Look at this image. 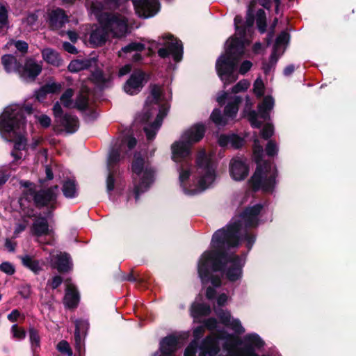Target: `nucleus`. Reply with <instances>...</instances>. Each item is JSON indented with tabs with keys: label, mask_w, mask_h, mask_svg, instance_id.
<instances>
[{
	"label": "nucleus",
	"mask_w": 356,
	"mask_h": 356,
	"mask_svg": "<svg viewBox=\"0 0 356 356\" xmlns=\"http://www.w3.org/2000/svg\"><path fill=\"white\" fill-rule=\"evenodd\" d=\"M261 209L260 204L247 208L243 213L233 218L226 229H219L213 235L211 243L212 250L204 252L198 263V273L202 283L210 281L213 285L207 290V298H214V288L221 284L217 273L222 270L221 262L226 258V250L238 246L241 238L243 236L247 241V247H252L254 237L249 234L247 230L258 225V215Z\"/></svg>",
	"instance_id": "nucleus-1"
},
{
	"label": "nucleus",
	"mask_w": 356,
	"mask_h": 356,
	"mask_svg": "<svg viewBox=\"0 0 356 356\" xmlns=\"http://www.w3.org/2000/svg\"><path fill=\"white\" fill-rule=\"evenodd\" d=\"M216 314L221 323L235 334L219 330L217 321L209 318L205 322V326L213 332L212 334L205 338L199 349L196 348L195 341L191 342L186 348L184 356H259L256 350L263 348L265 342L259 334H248L241 341L236 335L245 331L241 321L232 316L227 310L216 309Z\"/></svg>",
	"instance_id": "nucleus-2"
},
{
	"label": "nucleus",
	"mask_w": 356,
	"mask_h": 356,
	"mask_svg": "<svg viewBox=\"0 0 356 356\" xmlns=\"http://www.w3.org/2000/svg\"><path fill=\"white\" fill-rule=\"evenodd\" d=\"M254 1L250 3L248 8V17L245 24L242 18L236 16L234 26L235 35L229 38L225 43V51L216 60V70L225 86L229 85L238 79L236 72L237 60L236 57L244 53V48L250 42L251 30L254 24L252 14Z\"/></svg>",
	"instance_id": "nucleus-3"
},
{
	"label": "nucleus",
	"mask_w": 356,
	"mask_h": 356,
	"mask_svg": "<svg viewBox=\"0 0 356 356\" xmlns=\"http://www.w3.org/2000/svg\"><path fill=\"white\" fill-rule=\"evenodd\" d=\"M196 167L197 178L191 177V167L187 163H182L177 170L179 186L187 195L202 193L213 184L216 177V165L213 153L200 150L196 159Z\"/></svg>",
	"instance_id": "nucleus-4"
},
{
	"label": "nucleus",
	"mask_w": 356,
	"mask_h": 356,
	"mask_svg": "<svg viewBox=\"0 0 356 356\" xmlns=\"http://www.w3.org/2000/svg\"><path fill=\"white\" fill-rule=\"evenodd\" d=\"M25 120L22 115V108L18 104L7 106L0 116V134L2 137L14 142L12 156L17 161L24 156L26 140L24 137Z\"/></svg>",
	"instance_id": "nucleus-5"
},
{
	"label": "nucleus",
	"mask_w": 356,
	"mask_h": 356,
	"mask_svg": "<svg viewBox=\"0 0 356 356\" xmlns=\"http://www.w3.org/2000/svg\"><path fill=\"white\" fill-rule=\"evenodd\" d=\"M168 110V99L164 97L162 88L159 86H152L141 115V121L145 123L144 131L148 140L154 138Z\"/></svg>",
	"instance_id": "nucleus-6"
},
{
	"label": "nucleus",
	"mask_w": 356,
	"mask_h": 356,
	"mask_svg": "<svg viewBox=\"0 0 356 356\" xmlns=\"http://www.w3.org/2000/svg\"><path fill=\"white\" fill-rule=\"evenodd\" d=\"M101 4L96 1L92 3L91 10L98 19L101 26L92 31L90 42L95 46L103 44L108 37V33L115 37L123 36L127 31V20L121 15L100 13Z\"/></svg>",
	"instance_id": "nucleus-7"
},
{
	"label": "nucleus",
	"mask_w": 356,
	"mask_h": 356,
	"mask_svg": "<svg viewBox=\"0 0 356 356\" xmlns=\"http://www.w3.org/2000/svg\"><path fill=\"white\" fill-rule=\"evenodd\" d=\"M263 147L258 139H255L253 145V156L257 164L256 170L249 181L250 187L254 190L271 192L276 184L277 170L268 162L264 161Z\"/></svg>",
	"instance_id": "nucleus-8"
},
{
	"label": "nucleus",
	"mask_w": 356,
	"mask_h": 356,
	"mask_svg": "<svg viewBox=\"0 0 356 356\" xmlns=\"http://www.w3.org/2000/svg\"><path fill=\"white\" fill-rule=\"evenodd\" d=\"M22 185L26 189L24 191V196L19 199V204L24 213L28 216H32L33 211H29V207L32 204L31 202L37 205L44 206L51 205L56 201L58 192L57 186L36 193L31 183L24 182Z\"/></svg>",
	"instance_id": "nucleus-9"
},
{
	"label": "nucleus",
	"mask_w": 356,
	"mask_h": 356,
	"mask_svg": "<svg viewBox=\"0 0 356 356\" xmlns=\"http://www.w3.org/2000/svg\"><path fill=\"white\" fill-rule=\"evenodd\" d=\"M132 179L136 199L146 191L154 181V170L151 165L138 155L134 156L131 165Z\"/></svg>",
	"instance_id": "nucleus-10"
},
{
	"label": "nucleus",
	"mask_w": 356,
	"mask_h": 356,
	"mask_svg": "<svg viewBox=\"0 0 356 356\" xmlns=\"http://www.w3.org/2000/svg\"><path fill=\"white\" fill-rule=\"evenodd\" d=\"M136 145V140L133 137H128L122 140L118 148L113 149L110 152L107 161L109 174L106 179V188L108 192L114 188V179L111 172L112 166L124 158L128 154L129 151L131 150Z\"/></svg>",
	"instance_id": "nucleus-11"
},
{
	"label": "nucleus",
	"mask_w": 356,
	"mask_h": 356,
	"mask_svg": "<svg viewBox=\"0 0 356 356\" xmlns=\"http://www.w3.org/2000/svg\"><path fill=\"white\" fill-rule=\"evenodd\" d=\"M241 100L240 97L234 96L225 108L223 115L220 110L214 109L211 115V120L218 126L225 125L229 119H233L236 115Z\"/></svg>",
	"instance_id": "nucleus-12"
},
{
	"label": "nucleus",
	"mask_w": 356,
	"mask_h": 356,
	"mask_svg": "<svg viewBox=\"0 0 356 356\" xmlns=\"http://www.w3.org/2000/svg\"><path fill=\"white\" fill-rule=\"evenodd\" d=\"M188 337V333L171 334L160 342L159 352L157 356H174L176 350L181 346L183 341Z\"/></svg>",
	"instance_id": "nucleus-13"
},
{
	"label": "nucleus",
	"mask_w": 356,
	"mask_h": 356,
	"mask_svg": "<svg viewBox=\"0 0 356 356\" xmlns=\"http://www.w3.org/2000/svg\"><path fill=\"white\" fill-rule=\"evenodd\" d=\"M274 99L270 96L264 97L263 102L258 106V113L250 111L248 114V120L252 127L258 128L261 126V122L258 118L262 119L264 121L269 118V113L273 108Z\"/></svg>",
	"instance_id": "nucleus-14"
},
{
	"label": "nucleus",
	"mask_w": 356,
	"mask_h": 356,
	"mask_svg": "<svg viewBox=\"0 0 356 356\" xmlns=\"http://www.w3.org/2000/svg\"><path fill=\"white\" fill-rule=\"evenodd\" d=\"M245 257L229 256L226 260L223 270L227 279L232 282L236 281L242 277V268L245 264Z\"/></svg>",
	"instance_id": "nucleus-15"
},
{
	"label": "nucleus",
	"mask_w": 356,
	"mask_h": 356,
	"mask_svg": "<svg viewBox=\"0 0 356 356\" xmlns=\"http://www.w3.org/2000/svg\"><path fill=\"white\" fill-rule=\"evenodd\" d=\"M136 13L143 18L155 15L159 10L158 0H131Z\"/></svg>",
	"instance_id": "nucleus-16"
},
{
	"label": "nucleus",
	"mask_w": 356,
	"mask_h": 356,
	"mask_svg": "<svg viewBox=\"0 0 356 356\" xmlns=\"http://www.w3.org/2000/svg\"><path fill=\"white\" fill-rule=\"evenodd\" d=\"M165 45H166V47L159 49V56L162 58H165L169 55H172L175 61H180L182 58L183 53L181 42L172 36H170L168 38L166 43H165Z\"/></svg>",
	"instance_id": "nucleus-17"
},
{
	"label": "nucleus",
	"mask_w": 356,
	"mask_h": 356,
	"mask_svg": "<svg viewBox=\"0 0 356 356\" xmlns=\"http://www.w3.org/2000/svg\"><path fill=\"white\" fill-rule=\"evenodd\" d=\"M54 115L58 122H59L65 129L67 133L75 132L79 127L78 119L75 116L62 115V108L59 102H56L53 107Z\"/></svg>",
	"instance_id": "nucleus-18"
},
{
	"label": "nucleus",
	"mask_w": 356,
	"mask_h": 356,
	"mask_svg": "<svg viewBox=\"0 0 356 356\" xmlns=\"http://www.w3.org/2000/svg\"><path fill=\"white\" fill-rule=\"evenodd\" d=\"M249 173V165L245 159L233 158L229 163V174L235 181L243 180Z\"/></svg>",
	"instance_id": "nucleus-19"
},
{
	"label": "nucleus",
	"mask_w": 356,
	"mask_h": 356,
	"mask_svg": "<svg viewBox=\"0 0 356 356\" xmlns=\"http://www.w3.org/2000/svg\"><path fill=\"white\" fill-rule=\"evenodd\" d=\"M147 82L146 74L140 71L134 72L124 85V90L129 95L139 92Z\"/></svg>",
	"instance_id": "nucleus-20"
},
{
	"label": "nucleus",
	"mask_w": 356,
	"mask_h": 356,
	"mask_svg": "<svg viewBox=\"0 0 356 356\" xmlns=\"http://www.w3.org/2000/svg\"><path fill=\"white\" fill-rule=\"evenodd\" d=\"M192 145L186 140L180 138L171 145L172 159L177 163L184 161L191 154Z\"/></svg>",
	"instance_id": "nucleus-21"
},
{
	"label": "nucleus",
	"mask_w": 356,
	"mask_h": 356,
	"mask_svg": "<svg viewBox=\"0 0 356 356\" xmlns=\"http://www.w3.org/2000/svg\"><path fill=\"white\" fill-rule=\"evenodd\" d=\"M42 69L41 62L28 59L23 69L19 71L20 76L26 81H32L40 74Z\"/></svg>",
	"instance_id": "nucleus-22"
},
{
	"label": "nucleus",
	"mask_w": 356,
	"mask_h": 356,
	"mask_svg": "<svg viewBox=\"0 0 356 356\" xmlns=\"http://www.w3.org/2000/svg\"><path fill=\"white\" fill-rule=\"evenodd\" d=\"M205 133V127L202 124H195L186 129L181 135L191 145L201 140Z\"/></svg>",
	"instance_id": "nucleus-23"
},
{
	"label": "nucleus",
	"mask_w": 356,
	"mask_h": 356,
	"mask_svg": "<svg viewBox=\"0 0 356 356\" xmlns=\"http://www.w3.org/2000/svg\"><path fill=\"white\" fill-rule=\"evenodd\" d=\"M52 266L60 272H65L72 267L70 256L67 253L54 251L50 254Z\"/></svg>",
	"instance_id": "nucleus-24"
},
{
	"label": "nucleus",
	"mask_w": 356,
	"mask_h": 356,
	"mask_svg": "<svg viewBox=\"0 0 356 356\" xmlns=\"http://www.w3.org/2000/svg\"><path fill=\"white\" fill-rule=\"evenodd\" d=\"M97 62V60L95 57L75 59L70 63L68 70L71 72H78L96 66Z\"/></svg>",
	"instance_id": "nucleus-25"
},
{
	"label": "nucleus",
	"mask_w": 356,
	"mask_h": 356,
	"mask_svg": "<svg viewBox=\"0 0 356 356\" xmlns=\"http://www.w3.org/2000/svg\"><path fill=\"white\" fill-rule=\"evenodd\" d=\"M289 40V35L286 32H282L277 38L274 46L273 52L271 55V62L275 63L277 57L284 52L285 46Z\"/></svg>",
	"instance_id": "nucleus-26"
},
{
	"label": "nucleus",
	"mask_w": 356,
	"mask_h": 356,
	"mask_svg": "<svg viewBox=\"0 0 356 356\" xmlns=\"http://www.w3.org/2000/svg\"><path fill=\"white\" fill-rule=\"evenodd\" d=\"M31 229L33 234L38 236L49 235L52 232V229L48 225L47 219L42 217L36 218L33 224Z\"/></svg>",
	"instance_id": "nucleus-27"
},
{
	"label": "nucleus",
	"mask_w": 356,
	"mask_h": 356,
	"mask_svg": "<svg viewBox=\"0 0 356 356\" xmlns=\"http://www.w3.org/2000/svg\"><path fill=\"white\" fill-rule=\"evenodd\" d=\"M145 49V44L142 42H131L124 47L122 48L118 52L120 57H123V54H128L135 52L133 55V60L134 61H138L141 59V55L140 52Z\"/></svg>",
	"instance_id": "nucleus-28"
},
{
	"label": "nucleus",
	"mask_w": 356,
	"mask_h": 356,
	"mask_svg": "<svg viewBox=\"0 0 356 356\" xmlns=\"http://www.w3.org/2000/svg\"><path fill=\"white\" fill-rule=\"evenodd\" d=\"M79 300V296L75 286L72 284H67L63 300L65 305L69 308L75 307Z\"/></svg>",
	"instance_id": "nucleus-29"
},
{
	"label": "nucleus",
	"mask_w": 356,
	"mask_h": 356,
	"mask_svg": "<svg viewBox=\"0 0 356 356\" xmlns=\"http://www.w3.org/2000/svg\"><path fill=\"white\" fill-rule=\"evenodd\" d=\"M43 60L48 64L59 67L63 63V59L60 54L51 48H44L41 51Z\"/></svg>",
	"instance_id": "nucleus-30"
},
{
	"label": "nucleus",
	"mask_w": 356,
	"mask_h": 356,
	"mask_svg": "<svg viewBox=\"0 0 356 356\" xmlns=\"http://www.w3.org/2000/svg\"><path fill=\"white\" fill-rule=\"evenodd\" d=\"M75 325V343L76 348L80 350L83 345L85 333L88 328V323L85 320H78L76 321Z\"/></svg>",
	"instance_id": "nucleus-31"
},
{
	"label": "nucleus",
	"mask_w": 356,
	"mask_h": 356,
	"mask_svg": "<svg viewBox=\"0 0 356 356\" xmlns=\"http://www.w3.org/2000/svg\"><path fill=\"white\" fill-rule=\"evenodd\" d=\"M218 143L221 147L238 148L243 145V140L235 134L221 135L218 138Z\"/></svg>",
	"instance_id": "nucleus-32"
},
{
	"label": "nucleus",
	"mask_w": 356,
	"mask_h": 356,
	"mask_svg": "<svg viewBox=\"0 0 356 356\" xmlns=\"http://www.w3.org/2000/svg\"><path fill=\"white\" fill-rule=\"evenodd\" d=\"M49 20L54 28L58 29L62 27L68 21V19L64 11L58 8L50 13Z\"/></svg>",
	"instance_id": "nucleus-33"
},
{
	"label": "nucleus",
	"mask_w": 356,
	"mask_h": 356,
	"mask_svg": "<svg viewBox=\"0 0 356 356\" xmlns=\"http://www.w3.org/2000/svg\"><path fill=\"white\" fill-rule=\"evenodd\" d=\"M2 64L8 73L20 71L19 65L15 57L12 55H5L1 58Z\"/></svg>",
	"instance_id": "nucleus-34"
},
{
	"label": "nucleus",
	"mask_w": 356,
	"mask_h": 356,
	"mask_svg": "<svg viewBox=\"0 0 356 356\" xmlns=\"http://www.w3.org/2000/svg\"><path fill=\"white\" fill-rule=\"evenodd\" d=\"M92 81L100 87H106L112 80L110 74H105L101 70H96L92 74Z\"/></svg>",
	"instance_id": "nucleus-35"
},
{
	"label": "nucleus",
	"mask_w": 356,
	"mask_h": 356,
	"mask_svg": "<svg viewBox=\"0 0 356 356\" xmlns=\"http://www.w3.org/2000/svg\"><path fill=\"white\" fill-rule=\"evenodd\" d=\"M210 312L211 308L208 305L195 302L191 306V314L195 319L201 316H207Z\"/></svg>",
	"instance_id": "nucleus-36"
},
{
	"label": "nucleus",
	"mask_w": 356,
	"mask_h": 356,
	"mask_svg": "<svg viewBox=\"0 0 356 356\" xmlns=\"http://www.w3.org/2000/svg\"><path fill=\"white\" fill-rule=\"evenodd\" d=\"M88 89L86 87H82L81 92L78 95L76 102H74V108H77L79 110H83L87 107L88 105V97L87 94Z\"/></svg>",
	"instance_id": "nucleus-37"
},
{
	"label": "nucleus",
	"mask_w": 356,
	"mask_h": 356,
	"mask_svg": "<svg viewBox=\"0 0 356 356\" xmlns=\"http://www.w3.org/2000/svg\"><path fill=\"white\" fill-rule=\"evenodd\" d=\"M22 261L24 266L35 273H38L41 270V266L39 261L33 259L30 256L26 255L22 257Z\"/></svg>",
	"instance_id": "nucleus-38"
},
{
	"label": "nucleus",
	"mask_w": 356,
	"mask_h": 356,
	"mask_svg": "<svg viewBox=\"0 0 356 356\" xmlns=\"http://www.w3.org/2000/svg\"><path fill=\"white\" fill-rule=\"evenodd\" d=\"M74 90L71 88L67 89L60 96V103L66 108H74V102L72 100Z\"/></svg>",
	"instance_id": "nucleus-39"
},
{
	"label": "nucleus",
	"mask_w": 356,
	"mask_h": 356,
	"mask_svg": "<svg viewBox=\"0 0 356 356\" xmlns=\"http://www.w3.org/2000/svg\"><path fill=\"white\" fill-rule=\"evenodd\" d=\"M38 17L35 14H29L22 21V27L25 31L33 30L37 22Z\"/></svg>",
	"instance_id": "nucleus-40"
},
{
	"label": "nucleus",
	"mask_w": 356,
	"mask_h": 356,
	"mask_svg": "<svg viewBox=\"0 0 356 356\" xmlns=\"http://www.w3.org/2000/svg\"><path fill=\"white\" fill-rule=\"evenodd\" d=\"M63 192L66 197H74L76 194V188L74 181L73 180L66 181L63 186Z\"/></svg>",
	"instance_id": "nucleus-41"
},
{
	"label": "nucleus",
	"mask_w": 356,
	"mask_h": 356,
	"mask_svg": "<svg viewBox=\"0 0 356 356\" xmlns=\"http://www.w3.org/2000/svg\"><path fill=\"white\" fill-rule=\"evenodd\" d=\"M43 86L44 90H46L48 94H56L63 88V83L49 81Z\"/></svg>",
	"instance_id": "nucleus-42"
},
{
	"label": "nucleus",
	"mask_w": 356,
	"mask_h": 356,
	"mask_svg": "<svg viewBox=\"0 0 356 356\" xmlns=\"http://www.w3.org/2000/svg\"><path fill=\"white\" fill-rule=\"evenodd\" d=\"M257 25L258 29L261 33L266 31V15L263 10L260 9L257 13Z\"/></svg>",
	"instance_id": "nucleus-43"
},
{
	"label": "nucleus",
	"mask_w": 356,
	"mask_h": 356,
	"mask_svg": "<svg viewBox=\"0 0 356 356\" xmlns=\"http://www.w3.org/2000/svg\"><path fill=\"white\" fill-rule=\"evenodd\" d=\"M11 333L13 335V338L18 341L24 339L26 337L25 330L23 328L19 327L16 324L12 325Z\"/></svg>",
	"instance_id": "nucleus-44"
},
{
	"label": "nucleus",
	"mask_w": 356,
	"mask_h": 356,
	"mask_svg": "<svg viewBox=\"0 0 356 356\" xmlns=\"http://www.w3.org/2000/svg\"><path fill=\"white\" fill-rule=\"evenodd\" d=\"M250 86V83L246 80L243 79L236 83L232 89L233 93H238L245 91Z\"/></svg>",
	"instance_id": "nucleus-45"
},
{
	"label": "nucleus",
	"mask_w": 356,
	"mask_h": 356,
	"mask_svg": "<svg viewBox=\"0 0 356 356\" xmlns=\"http://www.w3.org/2000/svg\"><path fill=\"white\" fill-rule=\"evenodd\" d=\"M12 45H15L16 49L22 51L23 53H25L27 51L28 49V44L26 42L18 40V41H13L10 40L6 44V47H10Z\"/></svg>",
	"instance_id": "nucleus-46"
},
{
	"label": "nucleus",
	"mask_w": 356,
	"mask_h": 356,
	"mask_svg": "<svg viewBox=\"0 0 356 356\" xmlns=\"http://www.w3.org/2000/svg\"><path fill=\"white\" fill-rule=\"evenodd\" d=\"M253 91L258 97H261L264 94V84L260 78H257L254 81Z\"/></svg>",
	"instance_id": "nucleus-47"
},
{
	"label": "nucleus",
	"mask_w": 356,
	"mask_h": 356,
	"mask_svg": "<svg viewBox=\"0 0 356 356\" xmlns=\"http://www.w3.org/2000/svg\"><path fill=\"white\" fill-rule=\"evenodd\" d=\"M57 349L63 353H66L68 356L72 355V351L69 343L66 341H61L57 345Z\"/></svg>",
	"instance_id": "nucleus-48"
},
{
	"label": "nucleus",
	"mask_w": 356,
	"mask_h": 356,
	"mask_svg": "<svg viewBox=\"0 0 356 356\" xmlns=\"http://www.w3.org/2000/svg\"><path fill=\"white\" fill-rule=\"evenodd\" d=\"M266 154L270 156L277 154L278 148L276 143L273 140H270L266 145Z\"/></svg>",
	"instance_id": "nucleus-49"
},
{
	"label": "nucleus",
	"mask_w": 356,
	"mask_h": 356,
	"mask_svg": "<svg viewBox=\"0 0 356 356\" xmlns=\"http://www.w3.org/2000/svg\"><path fill=\"white\" fill-rule=\"evenodd\" d=\"M35 119L40 123L41 127L44 128H47L51 124V118L46 115H40L38 116H35Z\"/></svg>",
	"instance_id": "nucleus-50"
},
{
	"label": "nucleus",
	"mask_w": 356,
	"mask_h": 356,
	"mask_svg": "<svg viewBox=\"0 0 356 356\" xmlns=\"http://www.w3.org/2000/svg\"><path fill=\"white\" fill-rule=\"evenodd\" d=\"M29 336L31 344L38 346L40 343V337L38 331L34 328H30Z\"/></svg>",
	"instance_id": "nucleus-51"
},
{
	"label": "nucleus",
	"mask_w": 356,
	"mask_h": 356,
	"mask_svg": "<svg viewBox=\"0 0 356 356\" xmlns=\"http://www.w3.org/2000/svg\"><path fill=\"white\" fill-rule=\"evenodd\" d=\"M8 22L7 10L3 6H0V28L5 26Z\"/></svg>",
	"instance_id": "nucleus-52"
},
{
	"label": "nucleus",
	"mask_w": 356,
	"mask_h": 356,
	"mask_svg": "<svg viewBox=\"0 0 356 356\" xmlns=\"http://www.w3.org/2000/svg\"><path fill=\"white\" fill-rule=\"evenodd\" d=\"M273 127L270 124H266L261 131V136L264 139H268L273 134Z\"/></svg>",
	"instance_id": "nucleus-53"
},
{
	"label": "nucleus",
	"mask_w": 356,
	"mask_h": 356,
	"mask_svg": "<svg viewBox=\"0 0 356 356\" xmlns=\"http://www.w3.org/2000/svg\"><path fill=\"white\" fill-rule=\"evenodd\" d=\"M204 332V328L202 326L197 327L193 331V336H194V337L195 339L194 340V341L195 342V347H196L197 349H199L202 346V343H203L204 340L205 339H204L202 340V341L201 343V345L198 347L197 345L196 340H197L198 339H200L202 336ZM192 342H193V341Z\"/></svg>",
	"instance_id": "nucleus-54"
},
{
	"label": "nucleus",
	"mask_w": 356,
	"mask_h": 356,
	"mask_svg": "<svg viewBox=\"0 0 356 356\" xmlns=\"http://www.w3.org/2000/svg\"><path fill=\"white\" fill-rule=\"evenodd\" d=\"M252 63L249 60H244L238 67V73L241 75L246 74L252 67Z\"/></svg>",
	"instance_id": "nucleus-55"
},
{
	"label": "nucleus",
	"mask_w": 356,
	"mask_h": 356,
	"mask_svg": "<svg viewBox=\"0 0 356 356\" xmlns=\"http://www.w3.org/2000/svg\"><path fill=\"white\" fill-rule=\"evenodd\" d=\"M0 270L8 275H12L15 271L13 266L8 262L2 263L0 265Z\"/></svg>",
	"instance_id": "nucleus-56"
},
{
	"label": "nucleus",
	"mask_w": 356,
	"mask_h": 356,
	"mask_svg": "<svg viewBox=\"0 0 356 356\" xmlns=\"http://www.w3.org/2000/svg\"><path fill=\"white\" fill-rule=\"evenodd\" d=\"M63 47L68 53L73 54L78 53L76 48L73 44H72L67 42H63Z\"/></svg>",
	"instance_id": "nucleus-57"
},
{
	"label": "nucleus",
	"mask_w": 356,
	"mask_h": 356,
	"mask_svg": "<svg viewBox=\"0 0 356 356\" xmlns=\"http://www.w3.org/2000/svg\"><path fill=\"white\" fill-rule=\"evenodd\" d=\"M47 94L48 92L44 90V86H42L38 91L35 92V95L38 101L42 102L44 99Z\"/></svg>",
	"instance_id": "nucleus-58"
},
{
	"label": "nucleus",
	"mask_w": 356,
	"mask_h": 356,
	"mask_svg": "<svg viewBox=\"0 0 356 356\" xmlns=\"http://www.w3.org/2000/svg\"><path fill=\"white\" fill-rule=\"evenodd\" d=\"M20 316V312L17 309H14L8 315V319L11 322L16 321Z\"/></svg>",
	"instance_id": "nucleus-59"
},
{
	"label": "nucleus",
	"mask_w": 356,
	"mask_h": 356,
	"mask_svg": "<svg viewBox=\"0 0 356 356\" xmlns=\"http://www.w3.org/2000/svg\"><path fill=\"white\" fill-rule=\"evenodd\" d=\"M62 283V278L60 276H55L53 277L51 286L52 289H56Z\"/></svg>",
	"instance_id": "nucleus-60"
},
{
	"label": "nucleus",
	"mask_w": 356,
	"mask_h": 356,
	"mask_svg": "<svg viewBox=\"0 0 356 356\" xmlns=\"http://www.w3.org/2000/svg\"><path fill=\"white\" fill-rule=\"evenodd\" d=\"M228 300V296L225 293L220 294L217 298V303L219 306L224 305Z\"/></svg>",
	"instance_id": "nucleus-61"
},
{
	"label": "nucleus",
	"mask_w": 356,
	"mask_h": 356,
	"mask_svg": "<svg viewBox=\"0 0 356 356\" xmlns=\"http://www.w3.org/2000/svg\"><path fill=\"white\" fill-rule=\"evenodd\" d=\"M130 71H131V65H126L120 69L118 74L120 76H122L128 74Z\"/></svg>",
	"instance_id": "nucleus-62"
},
{
	"label": "nucleus",
	"mask_w": 356,
	"mask_h": 356,
	"mask_svg": "<svg viewBox=\"0 0 356 356\" xmlns=\"http://www.w3.org/2000/svg\"><path fill=\"white\" fill-rule=\"evenodd\" d=\"M26 225H27V223H24V222L18 224L15 229V232H14L15 235L17 236L20 232L24 231L25 229Z\"/></svg>",
	"instance_id": "nucleus-63"
},
{
	"label": "nucleus",
	"mask_w": 356,
	"mask_h": 356,
	"mask_svg": "<svg viewBox=\"0 0 356 356\" xmlns=\"http://www.w3.org/2000/svg\"><path fill=\"white\" fill-rule=\"evenodd\" d=\"M227 97V93L225 92H222V93L219 94L216 98L217 102L220 104H222L225 103V100Z\"/></svg>",
	"instance_id": "nucleus-64"
}]
</instances>
